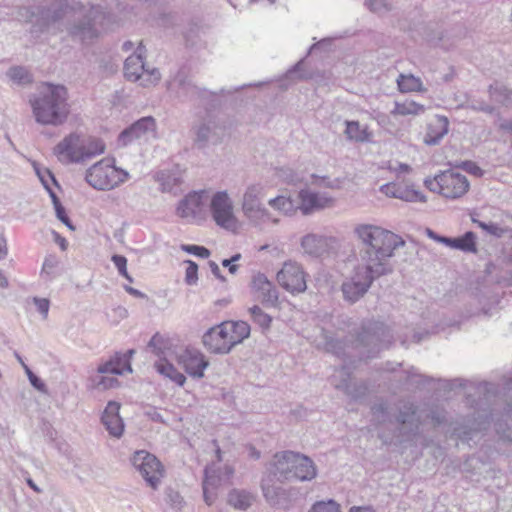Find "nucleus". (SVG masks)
Listing matches in <instances>:
<instances>
[{"label": "nucleus", "mask_w": 512, "mask_h": 512, "mask_svg": "<svg viewBox=\"0 0 512 512\" xmlns=\"http://www.w3.org/2000/svg\"><path fill=\"white\" fill-rule=\"evenodd\" d=\"M339 374L341 376V381L339 383H334L337 389L343 390L347 395L352 398H360L365 395L366 387L364 385H352L350 382V367L347 365H342Z\"/></svg>", "instance_id": "obj_32"}, {"label": "nucleus", "mask_w": 512, "mask_h": 512, "mask_svg": "<svg viewBox=\"0 0 512 512\" xmlns=\"http://www.w3.org/2000/svg\"><path fill=\"white\" fill-rule=\"evenodd\" d=\"M298 198L300 200L298 208L304 215H309L313 211L330 207L333 203V199L326 194L316 193L308 189L300 190Z\"/></svg>", "instance_id": "obj_25"}, {"label": "nucleus", "mask_w": 512, "mask_h": 512, "mask_svg": "<svg viewBox=\"0 0 512 512\" xmlns=\"http://www.w3.org/2000/svg\"><path fill=\"white\" fill-rule=\"evenodd\" d=\"M323 341L319 344L326 352L332 353L338 358H344L346 356V342L335 338L333 335L324 332L322 335Z\"/></svg>", "instance_id": "obj_36"}, {"label": "nucleus", "mask_w": 512, "mask_h": 512, "mask_svg": "<svg viewBox=\"0 0 512 512\" xmlns=\"http://www.w3.org/2000/svg\"><path fill=\"white\" fill-rule=\"evenodd\" d=\"M205 191H194L186 195L178 204L176 212L181 218L202 220L205 209Z\"/></svg>", "instance_id": "obj_21"}, {"label": "nucleus", "mask_w": 512, "mask_h": 512, "mask_svg": "<svg viewBox=\"0 0 512 512\" xmlns=\"http://www.w3.org/2000/svg\"><path fill=\"white\" fill-rule=\"evenodd\" d=\"M373 267L358 263L350 274L344 278L341 284L344 301L355 304L367 294L376 279L389 274Z\"/></svg>", "instance_id": "obj_8"}, {"label": "nucleus", "mask_w": 512, "mask_h": 512, "mask_svg": "<svg viewBox=\"0 0 512 512\" xmlns=\"http://www.w3.org/2000/svg\"><path fill=\"white\" fill-rule=\"evenodd\" d=\"M104 150L105 144L100 139L71 133L54 147V155L62 164L68 165L84 163Z\"/></svg>", "instance_id": "obj_6"}, {"label": "nucleus", "mask_w": 512, "mask_h": 512, "mask_svg": "<svg viewBox=\"0 0 512 512\" xmlns=\"http://www.w3.org/2000/svg\"><path fill=\"white\" fill-rule=\"evenodd\" d=\"M168 90L182 101L205 98L208 92L195 85L185 70H179L168 82Z\"/></svg>", "instance_id": "obj_16"}, {"label": "nucleus", "mask_w": 512, "mask_h": 512, "mask_svg": "<svg viewBox=\"0 0 512 512\" xmlns=\"http://www.w3.org/2000/svg\"><path fill=\"white\" fill-rule=\"evenodd\" d=\"M230 337L223 322L215 327L210 328L202 337L204 346L212 353L226 354L232 349L230 345Z\"/></svg>", "instance_id": "obj_23"}, {"label": "nucleus", "mask_w": 512, "mask_h": 512, "mask_svg": "<svg viewBox=\"0 0 512 512\" xmlns=\"http://www.w3.org/2000/svg\"><path fill=\"white\" fill-rule=\"evenodd\" d=\"M94 387L99 389H109L118 384V380L114 377L98 375L92 378Z\"/></svg>", "instance_id": "obj_53"}, {"label": "nucleus", "mask_w": 512, "mask_h": 512, "mask_svg": "<svg viewBox=\"0 0 512 512\" xmlns=\"http://www.w3.org/2000/svg\"><path fill=\"white\" fill-rule=\"evenodd\" d=\"M185 281L188 285H195L198 280V265L192 260H187Z\"/></svg>", "instance_id": "obj_54"}, {"label": "nucleus", "mask_w": 512, "mask_h": 512, "mask_svg": "<svg viewBox=\"0 0 512 512\" xmlns=\"http://www.w3.org/2000/svg\"><path fill=\"white\" fill-rule=\"evenodd\" d=\"M166 502L175 511H180L183 506V498L179 492L169 488L165 491Z\"/></svg>", "instance_id": "obj_51"}, {"label": "nucleus", "mask_w": 512, "mask_h": 512, "mask_svg": "<svg viewBox=\"0 0 512 512\" xmlns=\"http://www.w3.org/2000/svg\"><path fill=\"white\" fill-rule=\"evenodd\" d=\"M7 75L13 82L21 85L28 84L32 81L31 75L24 67L21 66L10 68Z\"/></svg>", "instance_id": "obj_48"}, {"label": "nucleus", "mask_w": 512, "mask_h": 512, "mask_svg": "<svg viewBox=\"0 0 512 512\" xmlns=\"http://www.w3.org/2000/svg\"><path fill=\"white\" fill-rule=\"evenodd\" d=\"M449 131V120L446 116L436 115L428 124L424 143L428 146L438 145Z\"/></svg>", "instance_id": "obj_28"}, {"label": "nucleus", "mask_w": 512, "mask_h": 512, "mask_svg": "<svg viewBox=\"0 0 512 512\" xmlns=\"http://www.w3.org/2000/svg\"><path fill=\"white\" fill-rule=\"evenodd\" d=\"M224 328L226 329L228 336L230 337V345L232 348L242 343L245 339L250 336V326L245 321H226L223 322Z\"/></svg>", "instance_id": "obj_33"}, {"label": "nucleus", "mask_w": 512, "mask_h": 512, "mask_svg": "<svg viewBox=\"0 0 512 512\" xmlns=\"http://www.w3.org/2000/svg\"><path fill=\"white\" fill-rule=\"evenodd\" d=\"M278 283L292 294L304 292L307 288L305 273L302 267L295 262H285L277 273Z\"/></svg>", "instance_id": "obj_17"}, {"label": "nucleus", "mask_w": 512, "mask_h": 512, "mask_svg": "<svg viewBox=\"0 0 512 512\" xmlns=\"http://www.w3.org/2000/svg\"><path fill=\"white\" fill-rule=\"evenodd\" d=\"M113 160L102 159L87 169L85 180L97 190H111L127 181L129 173L117 168Z\"/></svg>", "instance_id": "obj_9"}, {"label": "nucleus", "mask_w": 512, "mask_h": 512, "mask_svg": "<svg viewBox=\"0 0 512 512\" xmlns=\"http://www.w3.org/2000/svg\"><path fill=\"white\" fill-rule=\"evenodd\" d=\"M268 204L278 210L283 212L286 215H291L295 212L296 207L291 198H287L285 196H277L268 201Z\"/></svg>", "instance_id": "obj_46"}, {"label": "nucleus", "mask_w": 512, "mask_h": 512, "mask_svg": "<svg viewBox=\"0 0 512 512\" xmlns=\"http://www.w3.org/2000/svg\"><path fill=\"white\" fill-rule=\"evenodd\" d=\"M488 91L492 100L503 106L512 107V89L495 82L489 86Z\"/></svg>", "instance_id": "obj_39"}, {"label": "nucleus", "mask_w": 512, "mask_h": 512, "mask_svg": "<svg viewBox=\"0 0 512 512\" xmlns=\"http://www.w3.org/2000/svg\"><path fill=\"white\" fill-rule=\"evenodd\" d=\"M58 264L59 260L55 255L46 256L41 270V277L45 280H52L56 278L58 276L56 272Z\"/></svg>", "instance_id": "obj_47"}, {"label": "nucleus", "mask_w": 512, "mask_h": 512, "mask_svg": "<svg viewBox=\"0 0 512 512\" xmlns=\"http://www.w3.org/2000/svg\"><path fill=\"white\" fill-rule=\"evenodd\" d=\"M455 167L461 168L462 170L476 177H481L483 175V170L475 162L470 160L457 163L455 164Z\"/></svg>", "instance_id": "obj_55"}, {"label": "nucleus", "mask_w": 512, "mask_h": 512, "mask_svg": "<svg viewBox=\"0 0 512 512\" xmlns=\"http://www.w3.org/2000/svg\"><path fill=\"white\" fill-rule=\"evenodd\" d=\"M369 9L373 12L381 13L391 9L389 0H366Z\"/></svg>", "instance_id": "obj_57"}, {"label": "nucleus", "mask_w": 512, "mask_h": 512, "mask_svg": "<svg viewBox=\"0 0 512 512\" xmlns=\"http://www.w3.org/2000/svg\"><path fill=\"white\" fill-rule=\"evenodd\" d=\"M102 18L101 7L90 6L86 9L79 2L70 3L66 0L56 7L42 9L38 21L41 24V31L58 32L66 29L73 39L87 43L98 36L96 24Z\"/></svg>", "instance_id": "obj_2"}, {"label": "nucleus", "mask_w": 512, "mask_h": 512, "mask_svg": "<svg viewBox=\"0 0 512 512\" xmlns=\"http://www.w3.org/2000/svg\"><path fill=\"white\" fill-rule=\"evenodd\" d=\"M277 479L268 470V475L261 481V489L266 502L277 509H287L290 504V490L276 484Z\"/></svg>", "instance_id": "obj_19"}, {"label": "nucleus", "mask_w": 512, "mask_h": 512, "mask_svg": "<svg viewBox=\"0 0 512 512\" xmlns=\"http://www.w3.org/2000/svg\"><path fill=\"white\" fill-rule=\"evenodd\" d=\"M156 121L152 116L142 117L120 133L119 140L126 145L134 139L154 134Z\"/></svg>", "instance_id": "obj_26"}, {"label": "nucleus", "mask_w": 512, "mask_h": 512, "mask_svg": "<svg viewBox=\"0 0 512 512\" xmlns=\"http://www.w3.org/2000/svg\"><path fill=\"white\" fill-rule=\"evenodd\" d=\"M396 422L399 424L401 442L414 439L419 434L420 426L423 424L419 407L411 401L403 402L398 409Z\"/></svg>", "instance_id": "obj_13"}, {"label": "nucleus", "mask_w": 512, "mask_h": 512, "mask_svg": "<svg viewBox=\"0 0 512 512\" xmlns=\"http://www.w3.org/2000/svg\"><path fill=\"white\" fill-rule=\"evenodd\" d=\"M268 470L279 483L311 481L318 473L316 464L310 457L291 450L277 452Z\"/></svg>", "instance_id": "obj_5"}, {"label": "nucleus", "mask_w": 512, "mask_h": 512, "mask_svg": "<svg viewBox=\"0 0 512 512\" xmlns=\"http://www.w3.org/2000/svg\"><path fill=\"white\" fill-rule=\"evenodd\" d=\"M454 387L474 391V394L468 392L466 396L467 404L475 410L473 419L466 420L460 418L455 421H450L446 409L436 404L429 406L425 418L429 420L435 428L448 425L451 438L459 439L462 442H469L473 440L477 433L486 430L490 425L492 416L490 402L492 398L495 397L496 386L488 382L476 384L464 379H454L450 383V389Z\"/></svg>", "instance_id": "obj_1"}, {"label": "nucleus", "mask_w": 512, "mask_h": 512, "mask_svg": "<svg viewBox=\"0 0 512 512\" xmlns=\"http://www.w3.org/2000/svg\"><path fill=\"white\" fill-rule=\"evenodd\" d=\"M35 121L45 126H60L70 113L68 91L63 85L46 83L29 98Z\"/></svg>", "instance_id": "obj_4"}, {"label": "nucleus", "mask_w": 512, "mask_h": 512, "mask_svg": "<svg viewBox=\"0 0 512 512\" xmlns=\"http://www.w3.org/2000/svg\"><path fill=\"white\" fill-rule=\"evenodd\" d=\"M304 64V59L299 60L291 69L287 71L286 77L291 79L297 75L298 79H307L309 75L302 73L301 69Z\"/></svg>", "instance_id": "obj_59"}, {"label": "nucleus", "mask_w": 512, "mask_h": 512, "mask_svg": "<svg viewBox=\"0 0 512 512\" xmlns=\"http://www.w3.org/2000/svg\"><path fill=\"white\" fill-rule=\"evenodd\" d=\"M425 107L415 101L406 100L404 102L396 101L391 114L394 116L419 115L424 113Z\"/></svg>", "instance_id": "obj_41"}, {"label": "nucleus", "mask_w": 512, "mask_h": 512, "mask_svg": "<svg viewBox=\"0 0 512 512\" xmlns=\"http://www.w3.org/2000/svg\"><path fill=\"white\" fill-rule=\"evenodd\" d=\"M397 85L398 89L403 93L426 91L421 79L413 74L401 73L397 78Z\"/></svg>", "instance_id": "obj_38"}, {"label": "nucleus", "mask_w": 512, "mask_h": 512, "mask_svg": "<svg viewBox=\"0 0 512 512\" xmlns=\"http://www.w3.org/2000/svg\"><path fill=\"white\" fill-rule=\"evenodd\" d=\"M167 345L168 341L162 335L156 333L148 342L147 349L158 357L159 360H163L166 358Z\"/></svg>", "instance_id": "obj_44"}, {"label": "nucleus", "mask_w": 512, "mask_h": 512, "mask_svg": "<svg viewBox=\"0 0 512 512\" xmlns=\"http://www.w3.org/2000/svg\"><path fill=\"white\" fill-rule=\"evenodd\" d=\"M55 212H56V217L65 225L67 226L70 230L74 231L75 230V227L74 225L72 224L71 220L69 219L67 213H66V210L64 208V206H61V207H57V209H55Z\"/></svg>", "instance_id": "obj_61"}, {"label": "nucleus", "mask_w": 512, "mask_h": 512, "mask_svg": "<svg viewBox=\"0 0 512 512\" xmlns=\"http://www.w3.org/2000/svg\"><path fill=\"white\" fill-rule=\"evenodd\" d=\"M391 342V331L384 323L368 321L361 325L360 331L352 342V348L359 349L361 358H372L381 350L387 349Z\"/></svg>", "instance_id": "obj_7"}, {"label": "nucleus", "mask_w": 512, "mask_h": 512, "mask_svg": "<svg viewBox=\"0 0 512 512\" xmlns=\"http://www.w3.org/2000/svg\"><path fill=\"white\" fill-rule=\"evenodd\" d=\"M233 475L234 469L228 465L222 467L218 463H213L205 467L202 488L207 505L211 506L217 499L220 490L230 485Z\"/></svg>", "instance_id": "obj_11"}, {"label": "nucleus", "mask_w": 512, "mask_h": 512, "mask_svg": "<svg viewBox=\"0 0 512 512\" xmlns=\"http://www.w3.org/2000/svg\"><path fill=\"white\" fill-rule=\"evenodd\" d=\"M154 367H155V369H156V371L158 373H160L161 375L169 378L170 380H172L173 382H175L179 386H183L184 385V383L186 381V377L181 372H179L173 366V364L168 362L166 360V358L163 359V360L156 361L154 363Z\"/></svg>", "instance_id": "obj_37"}, {"label": "nucleus", "mask_w": 512, "mask_h": 512, "mask_svg": "<svg viewBox=\"0 0 512 512\" xmlns=\"http://www.w3.org/2000/svg\"><path fill=\"white\" fill-rule=\"evenodd\" d=\"M125 371L132 372V367L128 363L127 355L121 356V353H116L114 357L100 364L97 368L99 374L122 375Z\"/></svg>", "instance_id": "obj_31"}, {"label": "nucleus", "mask_w": 512, "mask_h": 512, "mask_svg": "<svg viewBox=\"0 0 512 512\" xmlns=\"http://www.w3.org/2000/svg\"><path fill=\"white\" fill-rule=\"evenodd\" d=\"M380 191L388 197L401 199L407 202H425V196L418 191L397 183H387L380 187Z\"/></svg>", "instance_id": "obj_29"}, {"label": "nucleus", "mask_w": 512, "mask_h": 512, "mask_svg": "<svg viewBox=\"0 0 512 512\" xmlns=\"http://www.w3.org/2000/svg\"><path fill=\"white\" fill-rule=\"evenodd\" d=\"M252 290L257 294V299L266 307H276L278 305V291L268 278L258 273L253 276L251 283Z\"/></svg>", "instance_id": "obj_24"}, {"label": "nucleus", "mask_w": 512, "mask_h": 512, "mask_svg": "<svg viewBox=\"0 0 512 512\" xmlns=\"http://www.w3.org/2000/svg\"><path fill=\"white\" fill-rule=\"evenodd\" d=\"M439 243L465 253L477 252L476 235L472 231H467L460 237L445 236L443 239H439Z\"/></svg>", "instance_id": "obj_30"}, {"label": "nucleus", "mask_w": 512, "mask_h": 512, "mask_svg": "<svg viewBox=\"0 0 512 512\" xmlns=\"http://www.w3.org/2000/svg\"><path fill=\"white\" fill-rule=\"evenodd\" d=\"M346 137L355 142H367L370 139V132L367 127H361L358 121H346Z\"/></svg>", "instance_id": "obj_40"}, {"label": "nucleus", "mask_w": 512, "mask_h": 512, "mask_svg": "<svg viewBox=\"0 0 512 512\" xmlns=\"http://www.w3.org/2000/svg\"><path fill=\"white\" fill-rule=\"evenodd\" d=\"M33 302L36 305L38 312L43 316V318H47L50 307L49 300L46 298L34 297Z\"/></svg>", "instance_id": "obj_60"}, {"label": "nucleus", "mask_w": 512, "mask_h": 512, "mask_svg": "<svg viewBox=\"0 0 512 512\" xmlns=\"http://www.w3.org/2000/svg\"><path fill=\"white\" fill-rule=\"evenodd\" d=\"M496 433L503 439L512 442V409H508L501 419L494 424Z\"/></svg>", "instance_id": "obj_43"}, {"label": "nucleus", "mask_w": 512, "mask_h": 512, "mask_svg": "<svg viewBox=\"0 0 512 512\" xmlns=\"http://www.w3.org/2000/svg\"><path fill=\"white\" fill-rule=\"evenodd\" d=\"M120 404L115 401L108 402L102 417L101 422L106 430L113 437L120 438L124 431V423L119 415Z\"/></svg>", "instance_id": "obj_27"}, {"label": "nucleus", "mask_w": 512, "mask_h": 512, "mask_svg": "<svg viewBox=\"0 0 512 512\" xmlns=\"http://www.w3.org/2000/svg\"><path fill=\"white\" fill-rule=\"evenodd\" d=\"M372 422L376 425L384 424L390 420L388 404L385 401L375 403L371 407Z\"/></svg>", "instance_id": "obj_45"}, {"label": "nucleus", "mask_w": 512, "mask_h": 512, "mask_svg": "<svg viewBox=\"0 0 512 512\" xmlns=\"http://www.w3.org/2000/svg\"><path fill=\"white\" fill-rule=\"evenodd\" d=\"M424 185L448 199H457L465 195L470 187L466 176L452 170L442 171L434 178H426Z\"/></svg>", "instance_id": "obj_10"}, {"label": "nucleus", "mask_w": 512, "mask_h": 512, "mask_svg": "<svg viewBox=\"0 0 512 512\" xmlns=\"http://www.w3.org/2000/svg\"><path fill=\"white\" fill-rule=\"evenodd\" d=\"M116 266L119 274L125 277L129 282H133V278L127 272V259L123 255L114 254L111 258Z\"/></svg>", "instance_id": "obj_52"}, {"label": "nucleus", "mask_w": 512, "mask_h": 512, "mask_svg": "<svg viewBox=\"0 0 512 512\" xmlns=\"http://www.w3.org/2000/svg\"><path fill=\"white\" fill-rule=\"evenodd\" d=\"M309 512H341L340 505L334 500L316 502Z\"/></svg>", "instance_id": "obj_50"}, {"label": "nucleus", "mask_w": 512, "mask_h": 512, "mask_svg": "<svg viewBox=\"0 0 512 512\" xmlns=\"http://www.w3.org/2000/svg\"><path fill=\"white\" fill-rule=\"evenodd\" d=\"M301 246L305 253L319 257L326 251L327 240L323 236L308 234L302 238Z\"/></svg>", "instance_id": "obj_34"}, {"label": "nucleus", "mask_w": 512, "mask_h": 512, "mask_svg": "<svg viewBox=\"0 0 512 512\" xmlns=\"http://www.w3.org/2000/svg\"><path fill=\"white\" fill-rule=\"evenodd\" d=\"M131 463L149 487L158 488L164 476V468L155 455L145 450H137L131 457Z\"/></svg>", "instance_id": "obj_12"}, {"label": "nucleus", "mask_w": 512, "mask_h": 512, "mask_svg": "<svg viewBox=\"0 0 512 512\" xmlns=\"http://www.w3.org/2000/svg\"><path fill=\"white\" fill-rule=\"evenodd\" d=\"M253 501V495L243 489H232L228 493V504L238 510L246 511L252 505Z\"/></svg>", "instance_id": "obj_35"}, {"label": "nucleus", "mask_w": 512, "mask_h": 512, "mask_svg": "<svg viewBox=\"0 0 512 512\" xmlns=\"http://www.w3.org/2000/svg\"><path fill=\"white\" fill-rule=\"evenodd\" d=\"M468 106L474 111H481L487 114H493L495 111L493 106L487 104L483 100H473Z\"/></svg>", "instance_id": "obj_58"}, {"label": "nucleus", "mask_w": 512, "mask_h": 512, "mask_svg": "<svg viewBox=\"0 0 512 512\" xmlns=\"http://www.w3.org/2000/svg\"><path fill=\"white\" fill-rule=\"evenodd\" d=\"M158 181L161 184L163 192L177 194L178 188L183 180L180 175L171 172H161L158 175Z\"/></svg>", "instance_id": "obj_42"}, {"label": "nucleus", "mask_w": 512, "mask_h": 512, "mask_svg": "<svg viewBox=\"0 0 512 512\" xmlns=\"http://www.w3.org/2000/svg\"><path fill=\"white\" fill-rule=\"evenodd\" d=\"M194 142L199 148H204L209 142H217L222 134V127L216 118L207 114L193 125Z\"/></svg>", "instance_id": "obj_20"}, {"label": "nucleus", "mask_w": 512, "mask_h": 512, "mask_svg": "<svg viewBox=\"0 0 512 512\" xmlns=\"http://www.w3.org/2000/svg\"><path fill=\"white\" fill-rule=\"evenodd\" d=\"M249 312L254 320L262 328H269L272 322V317L265 313L259 306L254 305L249 309Z\"/></svg>", "instance_id": "obj_49"}, {"label": "nucleus", "mask_w": 512, "mask_h": 512, "mask_svg": "<svg viewBox=\"0 0 512 512\" xmlns=\"http://www.w3.org/2000/svg\"><path fill=\"white\" fill-rule=\"evenodd\" d=\"M506 232H507L506 228H503L493 222L488 223V228L486 230V233H488L489 235L495 236L497 238H501L505 235Z\"/></svg>", "instance_id": "obj_62"}, {"label": "nucleus", "mask_w": 512, "mask_h": 512, "mask_svg": "<svg viewBox=\"0 0 512 512\" xmlns=\"http://www.w3.org/2000/svg\"><path fill=\"white\" fill-rule=\"evenodd\" d=\"M210 210L218 226L228 230L236 227L237 220L233 213V204L226 191H218L212 196Z\"/></svg>", "instance_id": "obj_15"}, {"label": "nucleus", "mask_w": 512, "mask_h": 512, "mask_svg": "<svg viewBox=\"0 0 512 512\" xmlns=\"http://www.w3.org/2000/svg\"><path fill=\"white\" fill-rule=\"evenodd\" d=\"M181 249L203 259L208 258L211 254L209 249L200 245H182Z\"/></svg>", "instance_id": "obj_56"}, {"label": "nucleus", "mask_w": 512, "mask_h": 512, "mask_svg": "<svg viewBox=\"0 0 512 512\" xmlns=\"http://www.w3.org/2000/svg\"><path fill=\"white\" fill-rule=\"evenodd\" d=\"M124 75L129 81H140V85L142 86L155 84L160 80V72L158 69L153 68L152 70H148L145 68L140 47L136 53L130 55L125 60Z\"/></svg>", "instance_id": "obj_14"}, {"label": "nucleus", "mask_w": 512, "mask_h": 512, "mask_svg": "<svg viewBox=\"0 0 512 512\" xmlns=\"http://www.w3.org/2000/svg\"><path fill=\"white\" fill-rule=\"evenodd\" d=\"M264 187L261 184H252L247 187L242 202V210L249 219L269 218L270 213L262 204Z\"/></svg>", "instance_id": "obj_18"}, {"label": "nucleus", "mask_w": 512, "mask_h": 512, "mask_svg": "<svg viewBox=\"0 0 512 512\" xmlns=\"http://www.w3.org/2000/svg\"><path fill=\"white\" fill-rule=\"evenodd\" d=\"M145 415L147 417H149L152 421L159 422V423L164 422L162 415L159 413V411L155 407H149L145 411Z\"/></svg>", "instance_id": "obj_64"}, {"label": "nucleus", "mask_w": 512, "mask_h": 512, "mask_svg": "<svg viewBox=\"0 0 512 512\" xmlns=\"http://www.w3.org/2000/svg\"><path fill=\"white\" fill-rule=\"evenodd\" d=\"M353 232L359 241V263L374 266L373 268L390 274L392 267L389 259L394 255L395 249L404 245L402 238L373 224H358Z\"/></svg>", "instance_id": "obj_3"}, {"label": "nucleus", "mask_w": 512, "mask_h": 512, "mask_svg": "<svg viewBox=\"0 0 512 512\" xmlns=\"http://www.w3.org/2000/svg\"><path fill=\"white\" fill-rule=\"evenodd\" d=\"M423 379H424L423 375L416 374L412 370L406 372V380H405V382L407 384L408 383L424 384Z\"/></svg>", "instance_id": "obj_63"}, {"label": "nucleus", "mask_w": 512, "mask_h": 512, "mask_svg": "<svg viewBox=\"0 0 512 512\" xmlns=\"http://www.w3.org/2000/svg\"><path fill=\"white\" fill-rule=\"evenodd\" d=\"M178 364L193 378H202L209 362L196 349L186 348L177 356Z\"/></svg>", "instance_id": "obj_22"}]
</instances>
